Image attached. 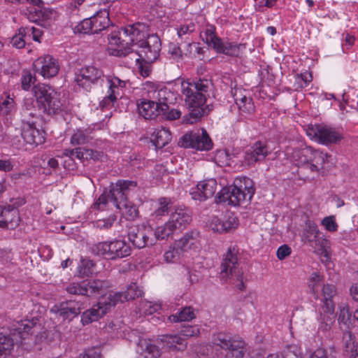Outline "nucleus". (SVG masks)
<instances>
[{"label":"nucleus","mask_w":358,"mask_h":358,"mask_svg":"<svg viewBox=\"0 0 358 358\" xmlns=\"http://www.w3.org/2000/svg\"><path fill=\"white\" fill-rule=\"evenodd\" d=\"M109 283L105 280L87 279L80 282H73L66 287V291L71 294H78L87 296L102 295L99 304L102 306L106 313L115 306L118 303L127 301L124 292H110L107 297L103 296Z\"/></svg>","instance_id":"1"},{"label":"nucleus","mask_w":358,"mask_h":358,"mask_svg":"<svg viewBox=\"0 0 358 358\" xmlns=\"http://www.w3.org/2000/svg\"><path fill=\"white\" fill-rule=\"evenodd\" d=\"M208 81L199 80L193 83H189V86L183 87L182 94L185 96V101L189 110V113L183 116V122L187 124H193L197 122L206 113L203 106L206 103V96L203 92H207Z\"/></svg>","instance_id":"2"},{"label":"nucleus","mask_w":358,"mask_h":358,"mask_svg":"<svg viewBox=\"0 0 358 358\" xmlns=\"http://www.w3.org/2000/svg\"><path fill=\"white\" fill-rule=\"evenodd\" d=\"M144 27V24L136 23L126 27H121L117 31H112L108 35V41L110 44L121 47L115 50L117 56L126 57L134 54V51L130 45H136L139 36L144 37L141 30V28Z\"/></svg>","instance_id":"3"},{"label":"nucleus","mask_w":358,"mask_h":358,"mask_svg":"<svg viewBox=\"0 0 358 358\" xmlns=\"http://www.w3.org/2000/svg\"><path fill=\"white\" fill-rule=\"evenodd\" d=\"M293 158L299 167L298 173H303L306 170L311 173L318 172L323 169L325 162H330L331 156L314 150L311 147H306L294 151Z\"/></svg>","instance_id":"4"},{"label":"nucleus","mask_w":358,"mask_h":358,"mask_svg":"<svg viewBox=\"0 0 358 358\" xmlns=\"http://www.w3.org/2000/svg\"><path fill=\"white\" fill-rule=\"evenodd\" d=\"M39 318L35 317L31 320H24L17 323V327L14 329L15 332L11 338L9 335L0 333V358H5L13 348L15 341L17 342V335L20 340L26 338V335L33 334L37 332L40 329Z\"/></svg>","instance_id":"5"},{"label":"nucleus","mask_w":358,"mask_h":358,"mask_svg":"<svg viewBox=\"0 0 358 358\" xmlns=\"http://www.w3.org/2000/svg\"><path fill=\"white\" fill-rule=\"evenodd\" d=\"M136 182L132 180H118L112 185L110 194L113 204L122 210L128 219L133 220L138 215V210L135 206L127 200V192L131 187H135Z\"/></svg>","instance_id":"6"},{"label":"nucleus","mask_w":358,"mask_h":358,"mask_svg":"<svg viewBox=\"0 0 358 358\" xmlns=\"http://www.w3.org/2000/svg\"><path fill=\"white\" fill-rule=\"evenodd\" d=\"M237 250L235 247L228 249L220 265V278L224 282H227L231 278H236L237 284L236 287L239 290H244L245 284L243 281V271L238 267Z\"/></svg>","instance_id":"7"},{"label":"nucleus","mask_w":358,"mask_h":358,"mask_svg":"<svg viewBox=\"0 0 358 358\" xmlns=\"http://www.w3.org/2000/svg\"><path fill=\"white\" fill-rule=\"evenodd\" d=\"M33 92L38 106L44 113L52 115L61 110L62 103L59 94L50 86L37 85L34 86Z\"/></svg>","instance_id":"8"},{"label":"nucleus","mask_w":358,"mask_h":358,"mask_svg":"<svg viewBox=\"0 0 358 358\" xmlns=\"http://www.w3.org/2000/svg\"><path fill=\"white\" fill-rule=\"evenodd\" d=\"M255 193L252 186L245 185L244 189L236 185L223 187L216 195L217 203H226L229 205L241 206L249 202Z\"/></svg>","instance_id":"9"},{"label":"nucleus","mask_w":358,"mask_h":358,"mask_svg":"<svg viewBox=\"0 0 358 358\" xmlns=\"http://www.w3.org/2000/svg\"><path fill=\"white\" fill-rule=\"evenodd\" d=\"M139 50H136L134 54L138 56L135 57L136 62L143 60L145 64H150L155 62L159 56L161 50V41L157 34L148 35L146 40L141 39L139 36L136 43Z\"/></svg>","instance_id":"10"},{"label":"nucleus","mask_w":358,"mask_h":358,"mask_svg":"<svg viewBox=\"0 0 358 358\" xmlns=\"http://www.w3.org/2000/svg\"><path fill=\"white\" fill-rule=\"evenodd\" d=\"M94 251L99 255L115 260L128 257L131 255V247L124 240L100 242L94 245Z\"/></svg>","instance_id":"11"},{"label":"nucleus","mask_w":358,"mask_h":358,"mask_svg":"<svg viewBox=\"0 0 358 358\" xmlns=\"http://www.w3.org/2000/svg\"><path fill=\"white\" fill-rule=\"evenodd\" d=\"M104 78L101 69L94 66H87L76 73L75 81L78 85L90 92L95 87L102 86L105 82Z\"/></svg>","instance_id":"12"},{"label":"nucleus","mask_w":358,"mask_h":358,"mask_svg":"<svg viewBox=\"0 0 358 358\" xmlns=\"http://www.w3.org/2000/svg\"><path fill=\"white\" fill-rule=\"evenodd\" d=\"M152 236L153 230L150 225L143 223L138 225L132 224L129 227V240L138 249L154 245L155 242Z\"/></svg>","instance_id":"13"},{"label":"nucleus","mask_w":358,"mask_h":358,"mask_svg":"<svg viewBox=\"0 0 358 358\" xmlns=\"http://www.w3.org/2000/svg\"><path fill=\"white\" fill-rule=\"evenodd\" d=\"M215 28L210 26L206 31V43L215 49L218 53H223L229 56L236 57L239 54V45L224 42L215 35Z\"/></svg>","instance_id":"14"},{"label":"nucleus","mask_w":358,"mask_h":358,"mask_svg":"<svg viewBox=\"0 0 358 358\" xmlns=\"http://www.w3.org/2000/svg\"><path fill=\"white\" fill-rule=\"evenodd\" d=\"M309 135L313 136L322 144L329 145L338 143L343 138L341 133L328 126L316 125L310 131Z\"/></svg>","instance_id":"15"},{"label":"nucleus","mask_w":358,"mask_h":358,"mask_svg":"<svg viewBox=\"0 0 358 358\" xmlns=\"http://www.w3.org/2000/svg\"><path fill=\"white\" fill-rule=\"evenodd\" d=\"M33 66L36 72L48 78L55 76L59 69L57 60L49 55L38 58Z\"/></svg>","instance_id":"16"},{"label":"nucleus","mask_w":358,"mask_h":358,"mask_svg":"<svg viewBox=\"0 0 358 358\" xmlns=\"http://www.w3.org/2000/svg\"><path fill=\"white\" fill-rule=\"evenodd\" d=\"M62 155L69 157L64 162V166H66L67 163H69L68 166H70V162L75 159H78L82 162L89 159L99 160L103 156V152L79 147L75 149H65Z\"/></svg>","instance_id":"17"},{"label":"nucleus","mask_w":358,"mask_h":358,"mask_svg":"<svg viewBox=\"0 0 358 358\" xmlns=\"http://www.w3.org/2000/svg\"><path fill=\"white\" fill-rule=\"evenodd\" d=\"M238 219L232 213H229L222 220L213 217L209 222V228L215 232H229L238 227Z\"/></svg>","instance_id":"18"},{"label":"nucleus","mask_w":358,"mask_h":358,"mask_svg":"<svg viewBox=\"0 0 358 358\" xmlns=\"http://www.w3.org/2000/svg\"><path fill=\"white\" fill-rule=\"evenodd\" d=\"M217 181L210 178L199 182L196 185V190L191 193L194 200L200 201L211 198L216 192Z\"/></svg>","instance_id":"19"},{"label":"nucleus","mask_w":358,"mask_h":358,"mask_svg":"<svg viewBox=\"0 0 358 358\" xmlns=\"http://www.w3.org/2000/svg\"><path fill=\"white\" fill-rule=\"evenodd\" d=\"M336 294V289L334 285L327 284L324 285L322 287V295L324 300V305L322 306V310L324 313H327L330 315H333L335 310V303L334 301V298ZM334 319V316L330 317L327 316V324L329 325L332 323V320Z\"/></svg>","instance_id":"20"},{"label":"nucleus","mask_w":358,"mask_h":358,"mask_svg":"<svg viewBox=\"0 0 358 358\" xmlns=\"http://www.w3.org/2000/svg\"><path fill=\"white\" fill-rule=\"evenodd\" d=\"M191 220V216L186 210L176 208L172 211L167 222L175 231H181L187 227Z\"/></svg>","instance_id":"21"},{"label":"nucleus","mask_w":358,"mask_h":358,"mask_svg":"<svg viewBox=\"0 0 358 358\" xmlns=\"http://www.w3.org/2000/svg\"><path fill=\"white\" fill-rule=\"evenodd\" d=\"M163 101L159 102L143 99L137 104L139 114L146 120H152L161 114V106Z\"/></svg>","instance_id":"22"},{"label":"nucleus","mask_w":358,"mask_h":358,"mask_svg":"<svg viewBox=\"0 0 358 358\" xmlns=\"http://www.w3.org/2000/svg\"><path fill=\"white\" fill-rule=\"evenodd\" d=\"M56 313L64 320H71L76 316L80 313L83 308V303L79 301H68L62 302L59 307L55 306Z\"/></svg>","instance_id":"23"},{"label":"nucleus","mask_w":358,"mask_h":358,"mask_svg":"<svg viewBox=\"0 0 358 358\" xmlns=\"http://www.w3.org/2000/svg\"><path fill=\"white\" fill-rule=\"evenodd\" d=\"M157 341L163 343L164 346L173 351H184L187 346L185 339L178 334L161 335L157 338Z\"/></svg>","instance_id":"24"},{"label":"nucleus","mask_w":358,"mask_h":358,"mask_svg":"<svg viewBox=\"0 0 358 358\" xmlns=\"http://www.w3.org/2000/svg\"><path fill=\"white\" fill-rule=\"evenodd\" d=\"M43 133L36 129L34 124H27L23 127L22 136L27 143L38 145L45 142Z\"/></svg>","instance_id":"25"},{"label":"nucleus","mask_w":358,"mask_h":358,"mask_svg":"<svg viewBox=\"0 0 358 358\" xmlns=\"http://www.w3.org/2000/svg\"><path fill=\"white\" fill-rule=\"evenodd\" d=\"M268 154L267 148L261 141L256 142L245 155V160L250 165L264 159Z\"/></svg>","instance_id":"26"},{"label":"nucleus","mask_w":358,"mask_h":358,"mask_svg":"<svg viewBox=\"0 0 358 358\" xmlns=\"http://www.w3.org/2000/svg\"><path fill=\"white\" fill-rule=\"evenodd\" d=\"M93 24L94 32L99 33L106 29L110 25L109 12L106 9H100L90 16Z\"/></svg>","instance_id":"27"},{"label":"nucleus","mask_w":358,"mask_h":358,"mask_svg":"<svg viewBox=\"0 0 358 358\" xmlns=\"http://www.w3.org/2000/svg\"><path fill=\"white\" fill-rule=\"evenodd\" d=\"M171 131L164 127L155 129L151 135L150 142L156 149H161L166 145L171 140Z\"/></svg>","instance_id":"28"},{"label":"nucleus","mask_w":358,"mask_h":358,"mask_svg":"<svg viewBox=\"0 0 358 358\" xmlns=\"http://www.w3.org/2000/svg\"><path fill=\"white\" fill-rule=\"evenodd\" d=\"M106 311L99 304V301L92 308L85 310L81 316V322L83 325L88 324L92 322L97 321L106 314Z\"/></svg>","instance_id":"29"},{"label":"nucleus","mask_w":358,"mask_h":358,"mask_svg":"<svg viewBox=\"0 0 358 358\" xmlns=\"http://www.w3.org/2000/svg\"><path fill=\"white\" fill-rule=\"evenodd\" d=\"M199 236V232L192 231L186 233L180 239L176 241L174 245L182 252L187 251L194 245Z\"/></svg>","instance_id":"30"},{"label":"nucleus","mask_w":358,"mask_h":358,"mask_svg":"<svg viewBox=\"0 0 358 358\" xmlns=\"http://www.w3.org/2000/svg\"><path fill=\"white\" fill-rule=\"evenodd\" d=\"M194 133L199 136L195 141L194 149L198 150H210L212 149L213 143L206 130L201 129L200 131H194Z\"/></svg>","instance_id":"31"},{"label":"nucleus","mask_w":358,"mask_h":358,"mask_svg":"<svg viewBox=\"0 0 358 358\" xmlns=\"http://www.w3.org/2000/svg\"><path fill=\"white\" fill-rule=\"evenodd\" d=\"M1 217L5 219L10 229L18 226L20 222L19 210L17 209L10 210L5 207L4 209L1 210Z\"/></svg>","instance_id":"32"},{"label":"nucleus","mask_w":358,"mask_h":358,"mask_svg":"<svg viewBox=\"0 0 358 358\" xmlns=\"http://www.w3.org/2000/svg\"><path fill=\"white\" fill-rule=\"evenodd\" d=\"M237 342V341L233 340L229 334L223 332L217 333V334L214 335L213 337L214 345L220 346L221 348L225 350L230 348V346H232L234 343Z\"/></svg>","instance_id":"33"},{"label":"nucleus","mask_w":358,"mask_h":358,"mask_svg":"<svg viewBox=\"0 0 358 358\" xmlns=\"http://www.w3.org/2000/svg\"><path fill=\"white\" fill-rule=\"evenodd\" d=\"M243 341L234 343L232 346L226 350L224 358H243L245 355V347Z\"/></svg>","instance_id":"34"},{"label":"nucleus","mask_w":358,"mask_h":358,"mask_svg":"<svg viewBox=\"0 0 358 358\" xmlns=\"http://www.w3.org/2000/svg\"><path fill=\"white\" fill-rule=\"evenodd\" d=\"M195 318L193 308L187 306L182 308L178 314L172 315L169 317V320L173 322L189 321Z\"/></svg>","instance_id":"35"},{"label":"nucleus","mask_w":358,"mask_h":358,"mask_svg":"<svg viewBox=\"0 0 358 358\" xmlns=\"http://www.w3.org/2000/svg\"><path fill=\"white\" fill-rule=\"evenodd\" d=\"M236 104L240 110L247 113H251L255 110L252 99L244 94H240V97L238 96V101L236 102Z\"/></svg>","instance_id":"36"},{"label":"nucleus","mask_w":358,"mask_h":358,"mask_svg":"<svg viewBox=\"0 0 358 358\" xmlns=\"http://www.w3.org/2000/svg\"><path fill=\"white\" fill-rule=\"evenodd\" d=\"M174 231L166 222L164 225L157 227L155 231H153L155 242L157 240H164L169 238Z\"/></svg>","instance_id":"37"},{"label":"nucleus","mask_w":358,"mask_h":358,"mask_svg":"<svg viewBox=\"0 0 358 358\" xmlns=\"http://www.w3.org/2000/svg\"><path fill=\"white\" fill-rule=\"evenodd\" d=\"M199 136L194 131H190L185 134L178 141V145L185 148L194 149L195 141Z\"/></svg>","instance_id":"38"},{"label":"nucleus","mask_w":358,"mask_h":358,"mask_svg":"<svg viewBox=\"0 0 358 358\" xmlns=\"http://www.w3.org/2000/svg\"><path fill=\"white\" fill-rule=\"evenodd\" d=\"M161 114L163 118L169 120H174L178 119L181 115V112L175 108L170 109L169 106L164 101L161 106Z\"/></svg>","instance_id":"39"},{"label":"nucleus","mask_w":358,"mask_h":358,"mask_svg":"<svg viewBox=\"0 0 358 358\" xmlns=\"http://www.w3.org/2000/svg\"><path fill=\"white\" fill-rule=\"evenodd\" d=\"M173 210L171 200L167 198L159 199V207L155 211V214L157 217L163 216L166 214H169V212L172 213Z\"/></svg>","instance_id":"40"},{"label":"nucleus","mask_w":358,"mask_h":358,"mask_svg":"<svg viewBox=\"0 0 358 358\" xmlns=\"http://www.w3.org/2000/svg\"><path fill=\"white\" fill-rule=\"evenodd\" d=\"M95 264L89 259H83L78 267V275L80 277L89 276L94 273Z\"/></svg>","instance_id":"41"},{"label":"nucleus","mask_w":358,"mask_h":358,"mask_svg":"<svg viewBox=\"0 0 358 358\" xmlns=\"http://www.w3.org/2000/svg\"><path fill=\"white\" fill-rule=\"evenodd\" d=\"M338 320L340 324H344L346 328H349L354 324V318L349 311L348 306H343L340 308V313Z\"/></svg>","instance_id":"42"},{"label":"nucleus","mask_w":358,"mask_h":358,"mask_svg":"<svg viewBox=\"0 0 358 358\" xmlns=\"http://www.w3.org/2000/svg\"><path fill=\"white\" fill-rule=\"evenodd\" d=\"M323 280V276L320 275L319 273H313L309 278L308 287L310 293L315 296L317 299V287Z\"/></svg>","instance_id":"43"},{"label":"nucleus","mask_w":358,"mask_h":358,"mask_svg":"<svg viewBox=\"0 0 358 358\" xmlns=\"http://www.w3.org/2000/svg\"><path fill=\"white\" fill-rule=\"evenodd\" d=\"M126 297V300H134L136 298L142 296L143 292L142 289L137 285L136 282L131 283L127 289V291L124 292Z\"/></svg>","instance_id":"44"},{"label":"nucleus","mask_w":358,"mask_h":358,"mask_svg":"<svg viewBox=\"0 0 358 358\" xmlns=\"http://www.w3.org/2000/svg\"><path fill=\"white\" fill-rule=\"evenodd\" d=\"M27 28L24 27H20L18 29V33L15 34L13 38H11L10 43L13 47H15L16 48H22L25 45V41L24 39V37L27 34Z\"/></svg>","instance_id":"45"},{"label":"nucleus","mask_w":358,"mask_h":358,"mask_svg":"<svg viewBox=\"0 0 358 358\" xmlns=\"http://www.w3.org/2000/svg\"><path fill=\"white\" fill-rule=\"evenodd\" d=\"M115 83L110 82V85H109L110 94L105 96L101 101L99 103V107L102 109L107 108L110 105H113L114 101L117 100V97L115 94L114 87H115Z\"/></svg>","instance_id":"46"},{"label":"nucleus","mask_w":358,"mask_h":358,"mask_svg":"<svg viewBox=\"0 0 358 358\" xmlns=\"http://www.w3.org/2000/svg\"><path fill=\"white\" fill-rule=\"evenodd\" d=\"M91 138L86 131L79 130L72 136L71 143L73 145H83L88 143Z\"/></svg>","instance_id":"47"},{"label":"nucleus","mask_w":358,"mask_h":358,"mask_svg":"<svg viewBox=\"0 0 358 358\" xmlns=\"http://www.w3.org/2000/svg\"><path fill=\"white\" fill-rule=\"evenodd\" d=\"M328 241H320V247L315 248L314 252L320 256L322 262H329L330 261V256L326 247H328Z\"/></svg>","instance_id":"48"},{"label":"nucleus","mask_w":358,"mask_h":358,"mask_svg":"<svg viewBox=\"0 0 358 358\" xmlns=\"http://www.w3.org/2000/svg\"><path fill=\"white\" fill-rule=\"evenodd\" d=\"M336 352L334 348L329 350L323 348L317 349L310 358H336Z\"/></svg>","instance_id":"49"},{"label":"nucleus","mask_w":358,"mask_h":358,"mask_svg":"<svg viewBox=\"0 0 358 358\" xmlns=\"http://www.w3.org/2000/svg\"><path fill=\"white\" fill-rule=\"evenodd\" d=\"M182 255V252L178 250L173 245L170 249L164 253V259L168 263H173L178 261Z\"/></svg>","instance_id":"50"},{"label":"nucleus","mask_w":358,"mask_h":358,"mask_svg":"<svg viewBox=\"0 0 358 358\" xmlns=\"http://www.w3.org/2000/svg\"><path fill=\"white\" fill-rule=\"evenodd\" d=\"M77 29L79 32H83L84 34H96L94 32L93 24L90 17L81 21L77 26Z\"/></svg>","instance_id":"51"},{"label":"nucleus","mask_w":358,"mask_h":358,"mask_svg":"<svg viewBox=\"0 0 358 358\" xmlns=\"http://www.w3.org/2000/svg\"><path fill=\"white\" fill-rule=\"evenodd\" d=\"M199 333V329L196 326L183 327V328L180 331V334L185 338L197 336Z\"/></svg>","instance_id":"52"},{"label":"nucleus","mask_w":358,"mask_h":358,"mask_svg":"<svg viewBox=\"0 0 358 358\" xmlns=\"http://www.w3.org/2000/svg\"><path fill=\"white\" fill-rule=\"evenodd\" d=\"M320 234H313L312 235H307L304 236L303 241L304 243H310V245L315 249L320 247V241L325 240L320 237Z\"/></svg>","instance_id":"53"},{"label":"nucleus","mask_w":358,"mask_h":358,"mask_svg":"<svg viewBox=\"0 0 358 358\" xmlns=\"http://www.w3.org/2000/svg\"><path fill=\"white\" fill-rule=\"evenodd\" d=\"M185 41L184 44L182 43H180V45L182 48V55L184 54L186 56L190 55L192 53V48L199 50V47H197L194 43L190 41L188 36L185 37Z\"/></svg>","instance_id":"54"},{"label":"nucleus","mask_w":358,"mask_h":358,"mask_svg":"<svg viewBox=\"0 0 358 358\" xmlns=\"http://www.w3.org/2000/svg\"><path fill=\"white\" fill-rule=\"evenodd\" d=\"M322 224L325 227L326 229L329 231L334 232L337 230L338 225L335 221V218L334 216H329L324 217Z\"/></svg>","instance_id":"55"},{"label":"nucleus","mask_w":358,"mask_h":358,"mask_svg":"<svg viewBox=\"0 0 358 358\" xmlns=\"http://www.w3.org/2000/svg\"><path fill=\"white\" fill-rule=\"evenodd\" d=\"M169 52L176 59H182V50L180 43H171L169 46Z\"/></svg>","instance_id":"56"},{"label":"nucleus","mask_w":358,"mask_h":358,"mask_svg":"<svg viewBox=\"0 0 358 358\" xmlns=\"http://www.w3.org/2000/svg\"><path fill=\"white\" fill-rule=\"evenodd\" d=\"M145 351L147 355L144 358H159L160 357L159 348L153 344H149L146 346Z\"/></svg>","instance_id":"57"},{"label":"nucleus","mask_w":358,"mask_h":358,"mask_svg":"<svg viewBox=\"0 0 358 358\" xmlns=\"http://www.w3.org/2000/svg\"><path fill=\"white\" fill-rule=\"evenodd\" d=\"M30 3L38 7L39 9H35L34 10V13L38 17H41L45 19L48 17L47 12L41 9L43 6V1L42 0H31Z\"/></svg>","instance_id":"58"},{"label":"nucleus","mask_w":358,"mask_h":358,"mask_svg":"<svg viewBox=\"0 0 358 358\" xmlns=\"http://www.w3.org/2000/svg\"><path fill=\"white\" fill-rule=\"evenodd\" d=\"M195 25L193 23H190L189 24L182 25L178 30V37L182 38L183 36H187L186 35L192 33L194 31Z\"/></svg>","instance_id":"59"},{"label":"nucleus","mask_w":358,"mask_h":358,"mask_svg":"<svg viewBox=\"0 0 358 358\" xmlns=\"http://www.w3.org/2000/svg\"><path fill=\"white\" fill-rule=\"evenodd\" d=\"M313 234H318V230L317 229V225L314 222L308 221L306 223V228L302 234V241L303 240L304 236H306L307 235H312Z\"/></svg>","instance_id":"60"},{"label":"nucleus","mask_w":358,"mask_h":358,"mask_svg":"<svg viewBox=\"0 0 358 358\" xmlns=\"http://www.w3.org/2000/svg\"><path fill=\"white\" fill-rule=\"evenodd\" d=\"M291 254V248L287 245H282L278 248L276 255L280 260L285 259Z\"/></svg>","instance_id":"61"},{"label":"nucleus","mask_w":358,"mask_h":358,"mask_svg":"<svg viewBox=\"0 0 358 358\" xmlns=\"http://www.w3.org/2000/svg\"><path fill=\"white\" fill-rule=\"evenodd\" d=\"M10 204L5 206L6 208L10 210L17 209L25 203V200L22 198L13 199L10 200Z\"/></svg>","instance_id":"62"},{"label":"nucleus","mask_w":358,"mask_h":358,"mask_svg":"<svg viewBox=\"0 0 358 358\" xmlns=\"http://www.w3.org/2000/svg\"><path fill=\"white\" fill-rule=\"evenodd\" d=\"M108 198L113 202L110 192L108 193V195H106L104 194H101L96 200V201L94 203V207L96 208L97 209H101V206L105 205L107 203Z\"/></svg>","instance_id":"63"},{"label":"nucleus","mask_w":358,"mask_h":358,"mask_svg":"<svg viewBox=\"0 0 358 358\" xmlns=\"http://www.w3.org/2000/svg\"><path fill=\"white\" fill-rule=\"evenodd\" d=\"M33 78L30 73L24 75L22 79V87L24 90H27L31 86V83H33Z\"/></svg>","instance_id":"64"}]
</instances>
